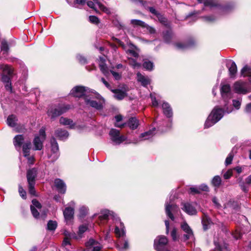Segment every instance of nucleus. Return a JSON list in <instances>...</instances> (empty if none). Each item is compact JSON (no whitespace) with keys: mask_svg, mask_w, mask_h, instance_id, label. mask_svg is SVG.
<instances>
[{"mask_svg":"<svg viewBox=\"0 0 251 251\" xmlns=\"http://www.w3.org/2000/svg\"><path fill=\"white\" fill-rule=\"evenodd\" d=\"M89 20L91 23L94 24H98L100 22L99 19L95 16H90L89 17Z\"/></svg>","mask_w":251,"mask_h":251,"instance_id":"obj_52","label":"nucleus"},{"mask_svg":"<svg viewBox=\"0 0 251 251\" xmlns=\"http://www.w3.org/2000/svg\"><path fill=\"white\" fill-rule=\"evenodd\" d=\"M70 106L69 105H58L51 106L48 109L47 114L52 120H54L57 117L66 112L69 109Z\"/></svg>","mask_w":251,"mask_h":251,"instance_id":"obj_2","label":"nucleus"},{"mask_svg":"<svg viewBox=\"0 0 251 251\" xmlns=\"http://www.w3.org/2000/svg\"><path fill=\"white\" fill-rule=\"evenodd\" d=\"M31 147L30 141L25 142L23 145V152L25 157L28 159V163L29 164H33L34 161V158L33 156H30V150Z\"/></svg>","mask_w":251,"mask_h":251,"instance_id":"obj_11","label":"nucleus"},{"mask_svg":"<svg viewBox=\"0 0 251 251\" xmlns=\"http://www.w3.org/2000/svg\"><path fill=\"white\" fill-rule=\"evenodd\" d=\"M111 140L115 144L119 145L126 140V137L120 135V131L116 129H111L109 132Z\"/></svg>","mask_w":251,"mask_h":251,"instance_id":"obj_10","label":"nucleus"},{"mask_svg":"<svg viewBox=\"0 0 251 251\" xmlns=\"http://www.w3.org/2000/svg\"><path fill=\"white\" fill-rule=\"evenodd\" d=\"M129 64L133 67V68H138L140 67L141 64L137 63L136 61L133 58H129Z\"/></svg>","mask_w":251,"mask_h":251,"instance_id":"obj_46","label":"nucleus"},{"mask_svg":"<svg viewBox=\"0 0 251 251\" xmlns=\"http://www.w3.org/2000/svg\"><path fill=\"white\" fill-rule=\"evenodd\" d=\"M221 93L225 102H226L227 100H229L231 98L230 85L227 84L222 85Z\"/></svg>","mask_w":251,"mask_h":251,"instance_id":"obj_16","label":"nucleus"},{"mask_svg":"<svg viewBox=\"0 0 251 251\" xmlns=\"http://www.w3.org/2000/svg\"><path fill=\"white\" fill-rule=\"evenodd\" d=\"M226 66L228 69L230 76L234 77L237 71L235 63L231 60H228L226 61Z\"/></svg>","mask_w":251,"mask_h":251,"instance_id":"obj_18","label":"nucleus"},{"mask_svg":"<svg viewBox=\"0 0 251 251\" xmlns=\"http://www.w3.org/2000/svg\"><path fill=\"white\" fill-rule=\"evenodd\" d=\"M87 5L90 7L91 8L93 9L97 13L98 12V11L97 10L96 8L95 7V4L94 3V2L92 1H87Z\"/></svg>","mask_w":251,"mask_h":251,"instance_id":"obj_62","label":"nucleus"},{"mask_svg":"<svg viewBox=\"0 0 251 251\" xmlns=\"http://www.w3.org/2000/svg\"><path fill=\"white\" fill-rule=\"evenodd\" d=\"M76 58L78 61L81 64H84L86 62V59L80 55H77Z\"/></svg>","mask_w":251,"mask_h":251,"instance_id":"obj_64","label":"nucleus"},{"mask_svg":"<svg viewBox=\"0 0 251 251\" xmlns=\"http://www.w3.org/2000/svg\"><path fill=\"white\" fill-rule=\"evenodd\" d=\"M30 209L33 217L36 219L38 218L39 217V212L35 209V208L33 206L31 205Z\"/></svg>","mask_w":251,"mask_h":251,"instance_id":"obj_51","label":"nucleus"},{"mask_svg":"<svg viewBox=\"0 0 251 251\" xmlns=\"http://www.w3.org/2000/svg\"><path fill=\"white\" fill-rule=\"evenodd\" d=\"M162 108L163 110V113L166 116L169 118L172 116V110L168 103L164 102L162 104Z\"/></svg>","mask_w":251,"mask_h":251,"instance_id":"obj_26","label":"nucleus"},{"mask_svg":"<svg viewBox=\"0 0 251 251\" xmlns=\"http://www.w3.org/2000/svg\"><path fill=\"white\" fill-rule=\"evenodd\" d=\"M24 141L23 136L22 135H18L14 137L13 143L15 147L20 148L23 144Z\"/></svg>","mask_w":251,"mask_h":251,"instance_id":"obj_33","label":"nucleus"},{"mask_svg":"<svg viewBox=\"0 0 251 251\" xmlns=\"http://www.w3.org/2000/svg\"><path fill=\"white\" fill-rule=\"evenodd\" d=\"M12 76V75H9L2 74L1 75V80L4 83H9L11 82V77Z\"/></svg>","mask_w":251,"mask_h":251,"instance_id":"obj_47","label":"nucleus"},{"mask_svg":"<svg viewBox=\"0 0 251 251\" xmlns=\"http://www.w3.org/2000/svg\"><path fill=\"white\" fill-rule=\"evenodd\" d=\"M110 72L116 80H119L121 78V75L119 73L115 72L113 70H110Z\"/></svg>","mask_w":251,"mask_h":251,"instance_id":"obj_60","label":"nucleus"},{"mask_svg":"<svg viewBox=\"0 0 251 251\" xmlns=\"http://www.w3.org/2000/svg\"><path fill=\"white\" fill-rule=\"evenodd\" d=\"M54 185L59 193L64 194L66 192V187L63 181L57 178L54 180Z\"/></svg>","mask_w":251,"mask_h":251,"instance_id":"obj_22","label":"nucleus"},{"mask_svg":"<svg viewBox=\"0 0 251 251\" xmlns=\"http://www.w3.org/2000/svg\"><path fill=\"white\" fill-rule=\"evenodd\" d=\"M233 158V154L232 152H231L226 157V161H225V164L226 165H228L230 164L232 162V159Z\"/></svg>","mask_w":251,"mask_h":251,"instance_id":"obj_49","label":"nucleus"},{"mask_svg":"<svg viewBox=\"0 0 251 251\" xmlns=\"http://www.w3.org/2000/svg\"><path fill=\"white\" fill-rule=\"evenodd\" d=\"M46 135L45 128L42 127L39 131V134L36 135L33 141V148L35 151H41L43 147V143L46 140Z\"/></svg>","mask_w":251,"mask_h":251,"instance_id":"obj_3","label":"nucleus"},{"mask_svg":"<svg viewBox=\"0 0 251 251\" xmlns=\"http://www.w3.org/2000/svg\"><path fill=\"white\" fill-rule=\"evenodd\" d=\"M139 121L135 117L130 118L127 123V125L132 129H136L139 126Z\"/></svg>","mask_w":251,"mask_h":251,"instance_id":"obj_31","label":"nucleus"},{"mask_svg":"<svg viewBox=\"0 0 251 251\" xmlns=\"http://www.w3.org/2000/svg\"><path fill=\"white\" fill-rule=\"evenodd\" d=\"M182 209L189 215H195L197 213L195 207L189 203H184Z\"/></svg>","mask_w":251,"mask_h":251,"instance_id":"obj_25","label":"nucleus"},{"mask_svg":"<svg viewBox=\"0 0 251 251\" xmlns=\"http://www.w3.org/2000/svg\"><path fill=\"white\" fill-rule=\"evenodd\" d=\"M91 94L90 93L87 97L84 98V102L87 106H90L97 109H100L102 107L101 102H98L94 100L91 97Z\"/></svg>","mask_w":251,"mask_h":251,"instance_id":"obj_14","label":"nucleus"},{"mask_svg":"<svg viewBox=\"0 0 251 251\" xmlns=\"http://www.w3.org/2000/svg\"><path fill=\"white\" fill-rule=\"evenodd\" d=\"M114 232L117 237L123 236L125 234V227L123 223L120 221L117 222L115 224Z\"/></svg>","mask_w":251,"mask_h":251,"instance_id":"obj_20","label":"nucleus"},{"mask_svg":"<svg viewBox=\"0 0 251 251\" xmlns=\"http://www.w3.org/2000/svg\"><path fill=\"white\" fill-rule=\"evenodd\" d=\"M163 37L165 42L167 43H169L171 41L172 38L173 37L172 31L170 30L166 31L163 33Z\"/></svg>","mask_w":251,"mask_h":251,"instance_id":"obj_39","label":"nucleus"},{"mask_svg":"<svg viewBox=\"0 0 251 251\" xmlns=\"http://www.w3.org/2000/svg\"><path fill=\"white\" fill-rule=\"evenodd\" d=\"M167 238L163 235L157 236L154 241V248L156 251H168Z\"/></svg>","mask_w":251,"mask_h":251,"instance_id":"obj_5","label":"nucleus"},{"mask_svg":"<svg viewBox=\"0 0 251 251\" xmlns=\"http://www.w3.org/2000/svg\"><path fill=\"white\" fill-rule=\"evenodd\" d=\"M90 93V90L88 88L81 86H76L71 90L70 94L75 97H82L84 100V98L87 97Z\"/></svg>","mask_w":251,"mask_h":251,"instance_id":"obj_6","label":"nucleus"},{"mask_svg":"<svg viewBox=\"0 0 251 251\" xmlns=\"http://www.w3.org/2000/svg\"><path fill=\"white\" fill-rule=\"evenodd\" d=\"M1 50L3 52V53H7L9 50L8 44L4 40L1 42Z\"/></svg>","mask_w":251,"mask_h":251,"instance_id":"obj_41","label":"nucleus"},{"mask_svg":"<svg viewBox=\"0 0 251 251\" xmlns=\"http://www.w3.org/2000/svg\"><path fill=\"white\" fill-rule=\"evenodd\" d=\"M112 91L114 93V97L119 100L123 99L126 96V91H123L120 89L112 90Z\"/></svg>","mask_w":251,"mask_h":251,"instance_id":"obj_27","label":"nucleus"},{"mask_svg":"<svg viewBox=\"0 0 251 251\" xmlns=\"http://www.w3.org/2000/svg\"><path fill=\"white\" fill-rule=\"evenodd\" d=\"M151 99L152 105L153 107H157L158 105V103L156 100L155 97L153 96V94H151Z\"/></svg>","mask_w":251,"mask_h":251,"instance_id":"obj_58","label":"nucleus"},{"mask_svg":"<svg viewBox=\"0 0 251 251\" xmlns=\"http://www.w3.org/2000/svg\"><path fill=\"white\" fill-rule=\"evenodd\" d=\"M37 176V170L35 168L29 170L27 172V179L28 183H35V178Z\"/></svg>","mask_w":251,"mask_h":251,"instance_id":"obj_21","label":"nucleus"},{"mask_svg":"<svg viewBox=\"0 0 251 251\" xmlns=\"http://www.w3.org/2000/svg\"><path fill=\"white\" fill-rule=\"evenodd\" d=\"M111 214L110 211L108 210H102L100 212V215L99 216V219L101 221L106 220Z\"/></svg>","mask_w":251,"mask_h":251,"instance_id":"obj_36","label":"nucleus"},{"mask_svg":"<svg viewBox=\"0 0 251 251\" xmlns=\"http://www.w3.org/2000/svg\"><path fill=\"white\" fill-rule=\"evenodd\" d=\"M241 104V100H233V105L236 109H239Z\"/></svg>","mask_w":251,"mask_h":251,"instance_id":"obj_55","label":"nucleus"},{"mask_svg":"<svg viewBox=\"0 0 251 251\" xmlns=\"http://www.w3.org/2000/svg\"><path fill=\"white\" fill-rule=\"evenodd\" d=\"M28 190L29 193L32 195H35L36 191L34 189L35 183H28Z\"/></svg>","mask_w":251,"mask_h":251,"instance_id":"obj_50","label":"nucleus"},{"mask_svg":"<svg viewBox=\"0 0 251 251\" xmlns=\"http://www.w3.org/2000/svg\"><path fill=\"white\" fill-rule=\"evenodd\" d=\"M205 21L208 22H212L216 20V18L214 16H205L202 18Z\"/></svg>","mask_w":251,"mask_h":251,"instance_id":"obj_61","label":"nucleus"},{"mask_svg":"<svg viewBox=\"0 0 251 251\" xmlns=\"http://www.w3.org/2000/svg\"><path fill=\"white\" fill-rule=\"evenodd\" d=\"M59 122L61 125L68 126L70 128H74L75 126V124L72 120L63 117H61L60 118Z\"/></svg>","mask_w":251,"mask_h":251,"instance_id":"obj_29","label":"nucleus"},{"mask_svg":"<svg viewBox=\"0 0 251 251\" xmlns=\"http://www.w3.org/2000/svg\"><path fill=\"white\" fill-rule=\"evenodd\" d=\"M93 2H94V3L95 4H97L99 8L103 12H105L106 13H109V10L107 8L105 7L103 4H102L98 0H93Z\"/></svg>","mask_w":251,"mask_h":251,"instance_id":"obj_43","label":"nucleus"},{"mask_svg":"<svg viewBox=\"0 0 251 251\" xmlns=\"http://www.w3.org/2000/svg\"><path fill=\"white\" fill-rule=\"evenodd\" d=\"M87 211L88 208L85 206H83L79 208V213L81 217L85 216L87 214Z\"/></svg>","mask_w":251,"mask_h":251,"instance_id":"obj_54","label":"nucleus"},{"mask_svg":"<svg viewBox=\"0 0 251 251\" xmlns=\"http://www.w3.org/2000/svg\"><path fill=\"white\" fill-rule=\"evenodd\" d=\"M88 229L86 225L80 226L79 227L78 233L81 234L85 232Z\"/></svg>","mask_w":251,"mask_h":251,"instance_id":"obj_59","label":"nucleus"},{"mask_svg":"<svg viewBox=\"0 0 251 251\" xmlns=\"http://www.w3.org/2000/svg\"><path fill=\"white\" fill-rule=\"evenodd\" d=\"M17 121V117L13 115H11L8 117L7 119V124L11 127H14L16 125Z\"/></svg>","mask_w":251,"mask_h":251,"instance_id":"obj_35","label":"nucleus"},{"mask_svg":"<svg viewBox=\"0 0 251 251\" xmlns=\"http://www.w3.org/2000/svg\"><path fill=\"white\" fill-rule=\"evenodd\" d=\"M137 80L144 87H146L150 83V78L148 76L142 75L139 72L137 74Z\"/></svg>","mask_w":251,"mask_h":251,"instance_id":"obj_24","label":"nucleus"},{"mask_svg":"<svg viewBox=\"0 0 251 251\" xmlns=\"http://www.w3.org/2000/svg\"><path fill=\"white\" fill-rule=\"evenodd\" d=\"M51 153L48 155V157L50 159L51 161H56L59 156V147L58 143L54 137L50 139Z\"/></svg>","mask_w":251,"mask_h":251,"instance_id":"obj_7","label":"nucleus"},{"mask_svg":"<svg viewBox=\"0 0 251 251\" xmlns=\"http://www.w3.org/2000/svg\"><path fill=\"white\" fill-rule=\"evenodd\" d=\"M222 108L216 106L208 116L204 124L205 128H209L219 121L224 116Z\"/></svg>","mask_w":251,"mask_h":251,"instance_id":"obj_1","label":"nucleus"},{"mask_svg":"<svg viewBox=\"0 0 251 251\" xmlns=\"http://www.w3.org/2000/svg\"><path fill=\"white\" fill-rule=\"evenodd\" d=\"M201 222L203 225V228L205 230L209 228V226L211 224L210 219L206 215H204V216L203 217Z\"/></svg>","mask_w":251,"mask_h":251,"instance_id":"obj_37","label":"nucleus"},{"mask_svg":"<svg viewBox=\"0 0 251 251\" xmlns=\"http://www.w3.org/2000/svg\"><path fill=\"white\" fill-rule=\"evenodd\" d=\"M233 90L236 93L245 95L251 91V88L247 82L239 80L234 83Z\"/></svg>","mask_w":251,"mask_h":251,"instance_id":"obj_4","label":"nucleus"},{"mask_svg":"<svg viewBox=\"0 0 251 251\" xmlns=\"http://www.w3.org/2000/svg\"><path fill=\"white\" fill-rule=\"evenodd\" d=\"M143 66L144 68L150 71L151 70L153 67V63L150 61H144Z\"/></svg>","mask_w":251,"mask_h":251,"instance_id":"obj_45","label":"nucleus"},{"mask_svg":"<svg viewBox=\"0 0 251 251\" xmlns=\"http://www.w3.org/2000/svg\"><path fill=\"white\" fill-rule=\"evenodd\" d=\"M117 247L120 250H125L129 248L128 242L127 240L121 241L117 245Z\"/></svg>","mask_w":251,"mask_h":251,"instance_id":"obj_38","label":"nucleus"},{"mask_svg":"<svg viewBox=\"0 0 251 251\" xmlns=\"http://www.w3.org/2000/svg\"><path fill=\"white\" fill-rule=\"evenodd\" d=\"M55 136L61 140H65L69 137L68 132L64 129L58 128L55 131Z\"/></svg>","mask_w":251,"mask_h":251,"instance_id":"obj_23","label":"nucleus"},{"mask_svg":"<svg viewBox=\"0 0 251 251\" xmlns=\"http://www.w3.org/2000/svg\"><path fill=\"white\" fill-rule=\"evenodd\" d=\"M32 205L34 208L36 207L38 209H40L41 208V204L40 203L35 199H34L32 201Z\"/></svg>","mask_w":251,"mask_h":251,"instance_id":"obj_57","label":"nucleus"},{"mask_svg":"<svg viewBox=\"0 0 251 251\" xmlns=\"http://www.w3.org/2000/svg\"><path fill=\"white\" fill-rule=\"evenodd\" d=\"M19 192L20 193L21 197L23 199H26V192L24 190V189L21 185L19 186Z\"/></svg>","mask_w":251,"mask_h":251,"instance_id":"obj_53","label":"nucleus"},{"mask_svg":"<svg viewBox=\"0 0 251 251\" xmlns=\"http://www.w3.org/2000/svg\"><path fill=\"white\" fill-rule=\"evenodd\" d=\"M179 210V208L177 205L171 201L168 202L167 201L165 204V211L166 215L169 217L172 221L175 220V217L173 216V213H176Z\"/></svg>","mask_w":251,"mask_h":251,"instance_id":"obj_9","label":"nucleus"},{"mask_svg":"<svg viewBox=\"0 0 251 251\" xmlns=\"http://www.w3.org/2000/svg\"><path fill=\"white\" fill-rule=\"evenodd\" d=\"M214 243L215 246L214 251H228L227 246L222 239L214 238Z\"/></svg>","mask_w":251,"mask_h":251,"instance_id":"obj_17","label":"nucleus"},{"mask_svg":"<svg viewBox=\"0 0 251 251\" xmlns=\"http://www.w3.org/2000/svg\"><path fill=\"white\" fill-rule=\"evenodd\" d=\"M190 46V44H185L181 43H178L176 44V47L177 49L179 50H184Z\"/></svg>","mask_w":251,"mask_h":251,"instance_id":"obj_48","label":"nucleus"},{"mask_svg":"<svg viewBox=\"0 0 251 251\" xmlns=\"http://www.w3.org/2000/svg\"><path fill=\"white\" fill-rule=\"evenodd\" d=\"M181 227L184 232H185V234L184 235V237L186 240L193 237V232L192 230L186 222L182 223Z\"/></svg>","mask_w":251,"mask_h":251,"instance_id":"obj_19","label":"nucleus"},{"mask_svg":"<svg viewBox=\"0 0 251 251\" xmlns=\"http://www.w3.org/2000/svg\"><path fill=\"white\" fill-rule=\"evenodd\" d=\"M190 193H193L194 194H199L200 193V191L199 189V187H191L190 188Z\"/></svg>","mask_w":251,"mask_h":251,"instance_id":"obj_63","label":"nucleus"},{"mask_svg":"<svg viewBox=\"0 0 251 251\" xmlns=\"http://www.w3.org/2000/svg\"><path fill=\"white\" fill-rule=\"evenodd\" d=\"M88 0H75L74 2V7H77L76 4L83 5Z\"/></svg>","mask_w":251,"mask_h":251,"instance_id":"obj_56","label":"nucleus"},{"mask_svg":"<svg viewBox=\"0 0 251 251\" xmlns=\"http://www.w3.org/2000/svg\"><path fill=\"white\" fill-rule=\"evenodd\" d=\"M100 59L101 61L99 64L100 71L105 76H108L109 75V70L104 62V59L103 57H100Z\"/></svg>","mask_w":251,"mask_h":251,"instance_id":"obj_32","label":"nucleus"},{"mask_svg":"<svg viewBox=\"0 0 251 251\" xmlns=\"http://www.w3.org/2000/svg\"><path fill=\"white\" fill-rule=\"evenodd\" d=\"M154 131L155 128H153L151 130H150L148 131L145 132L139 136V140L138 139H134L130 143L133 144H137L140 141L149 140L151 139L154 135Z\"/></svg>","mask_w":251,"mask_h":251,"instance_id":"obj_12","label":"nucleus"},{"mask_svg":"<svg viewBox=\"0 0 251 251\" xmlns=\"http://www.w3.org/2000/svg\"><path fill=\"white\" fill-rule=\"evenodd\" d=\"M57 226V223L55 221L50 220L47 224V229L50 231L55 230Z\"/></svg>","mask_w":251,"mask_h":251,"instance_id":"obj_40","label":"nucleus"},{"mask_svg":"<svg viewBox=\"0 0 251 251\" xmlns=\"http://www.w3.org/2000/svg\"><path fill=\"white\" fill-rule=\"evenodd\" d=\"M130 23L135 26H140L144 27H146V24L141 20H131Z\"/></svg>","mask_w":251,"mask_h":251,"instance_id":"obj_42","label":"nucleus"},{"mask_svg":"<svg viewBox=\"0 0 251 251\" xmlns=\"http://www.w3.org/2000/svg\"><path fill=\"white\" fill-rule=\"evenodd\" d=\"M200 3H203L205 6L213 7L217 6L219 4L217 0H197Z\"/></svg>","mask_w":251,"mask_h":251,"instance_id":"obj_28","label":"nucleus"},{"mask_svg":"<svg viewBox=\"0 0 251 251\" xmlns=\"http://www.w3.org/2000/svg\"><path fill=\"white\" fill-rule=\"evenodd\" d=\"M68 205V207L63 210V215L66 223L69 224L74 218L75 203L72 201Z\"/></svg>","mask_w":251,"mask_h":251,"instance_id":"obj_8","label":"nucleus"},{"mask_svg":"<svg viewBox=\"0 0 251 251\" xmlns=\"http://www.w3.org/2000/svg\"><path fill=\"white\" fill-rule=\"evenodd\" d=\"M63 234L65 236L62 243V246L63 247H65L67 245H70L72 239H77V236L74 232H71L65 230Z\"/></svg>","mask_w":251,"mask_h":251,"instance_id":"obj_15","label":"nucleus"},{"mask_svg":"<svg viewBox=\"0 0 251 251\" xmlns=\"http://www.w3.org/2000/svg\"><path fill=\"white\" fill-rule=\"evenodd\" d=\"M86 251H100L102 246L93 239H90L86 244Z\"/></svg>","mask_w":251,"mask_h":251,"instance_id":"obj_13","label":"nucleus"},{"mask_svg":"<svg viewBox=\"0 0 251 251\" xmlns=\"http://www.w3.org/2000/svg\"><path fill=\"white\" fill-rule=\"evenodd\" d=\"M221 183V177L218 176H216L214 177L212 180V184L216 187H218L220 186Z\"/></svg>","mask_w":251,"mask_h":251,"instance_id":"obj_44","label":"nucleus"},{"mask_svg":"<svg viewBox=\"0 0 251 251\" xmlns=\"http://www.w3.org/2000/svg\"><path fill=\"white\" fill-rule=\"evenodd\" d=\"M241 75L244 77L251 76V67L248 65L245 66L241 71Z\"/></svg>","mask_w":251,"mask_h":251,"instance_id":"obj_34","label":"nucleus"},{"mask_svg":"<svg viewBox=\"0 0 251 251\" xmlns=\"http://www.w3.org/2000/svg\"><path fill=\"white\" fill-rule=\"evenodd\" d=\"M0 70H2L3 74L12 75L13 73V70L11 66L8 65L0 64Z\"/></svg>","mask_w":251,"mask_h":251,"instance_id":"obj_30","label":"nucleus"}]
</instances>
